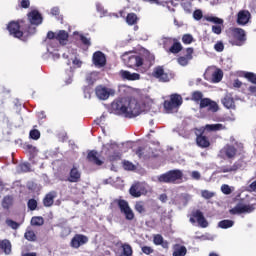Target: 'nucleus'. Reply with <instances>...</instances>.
<instances>
[{
	"label": "nucleus",
	"mask_w": 256,
	"mask_h": 256,
	"mask_svg": "<svg viewBox=\"0 0 256 256\" xmlns=\"http://www.w3.org/2000/svg\"><path fill=\"white\" fill-rule=\"evenodd\" d=\"M111 107L116 115H122L126 119H133V117L141 115V107L137 101L125 102L123 99H118L112 102Z\"/></svg>",
	"instance_id": "nucleus-1"
},
{
	"label": "nucleus",
	"mask_w": 256,
	"mask_h": 256,
	"mask_svg": "<svg viewBox=\"0 0 256 256\" xmlns=\"http://www.w3.org/2000/svg\"><path fill=\"white\" fill-rule=\"evenodd\" d=\"M9 35L14 37V39H21V41H25L29 35H33L35 33V27H32L27 23V20H12L7 24L6 27Z\"/></svg>",
	"instance_id": "nucleus-2"
},
{
	"label": "nucleus",
	"mask_w": 256,
	"mask_h": 256,
	"mask_svg": "<svg viewBox=\"0 0 256 256\" xmlns=\"http://www.w3.org/2000/svg\"><path fill=\"white\" fill-rule=\"evenodd\" d=\"M159 183H170L175 185L183 181V171L179 169L169 170L158 177Z\"/></svg>",
	"instance_id": "nucleus-3"
},
{
	"label": "nucleus",
	"mask_w": 256,
	"mask_h": 256,
	"mask_svg": "<svg viewBox=\"0 0 256 256\" xmlns=\"http://www.w3.org/2000/svg\"><path fill=\"white\" fill-rule=\"evenodd\" d=\"M118 206L120 213H122L126 219V221H133L135 219V212L129 206V202L125 199H114L111 203L112 207Z\"/></svg>",
	"instance_id": "nucleus-4"
},
{
	"label": "nucleus",
	"mask_w": 256,
	"mask_h": 256,
	"mask_svg": "<svg viewBox=\"0 0 256 256\" xmlns=\"http://www.w3.org/2000/svg\"><path fill=\"white\" fill-rule=\"evenodd\" d=\"M231 35V45H235L236 47H243V45L247 43V32H245L243 28H232Z\"/></svg>",
	"instance_id": "nucleus-5"
},
{
	"label": "nucleus",
	"mask_w": 256,
	"mask_h": 256,
	"mask_svg": "<svg viewBox=\"0 0 256 256\" xmlns=\"http://www.w3.org/2000/svg\"><path fill=\"white\" fill-rule=\"evenodd\" d=\"M149 191L147 190V185L142 182H136L132 184V186L129 189V194L131 197L139 198L143 195H147Z\"/></svg>",
	"instance_id": "nucleus-6"
},
{
	"label": "nucleus",
	"mask_w": 256,
	"mask_h": 256,
	"mask_svg": "<svg viewBox=\"0 0 256 256\" xmlns=\"http://www.w3.org/2000/svg\"><path fill=\"white\" fill-rule=\"evenodd\" d=\"M239 153V150L231 144H226L221 150H220V157L221 159H235Z\"/></svg>",
	"instance_id": "nucleus-7"
},
{
	"label": "nucleus",
	"mask_w": 256,
	"mask_h": 256,
	"mask_svg": "<svg viewBox=\"0 0 256 256\" xmlns=\"http://www.w3.org/2000/svg\"><path fill=\"white\" fill-rule=\"evenodd\" d=\"M86 160L88 161V163L96 165V167H101V165L105 163V157L99 155V152H97V150L88 151Z\"/></svg>",
	"instance_id": "nucleus-8"
},
{
	"label": "nucleus",
	"mask_w": 256,
	"mask_h": 256,
	"mask_svg": "<svg viewBox=\"0 0 256 256\" xmlns=\"http://www.w3.org/2000/svg\"><path fill=\"white\" fill-rule=\"evenodd\" d=\"M190 223H198L199 227H202V229H206V227H209V222L207 219H205V216L203 215V212L201 210L193 211L190 217Z\"/></svg>",
	"instance_id": "nucleus-9"
},
{
	"label": "nucleus",
	"mask_w": 256,
	"mask_h": 256,
	"mask_svg": "<svg viewBox=\"0 0 256 256\" xmlns=\"http://www.w3.org/2000/svg\"><path fill=\"white\" fill-rule=\"evenodd\" d=\"M95 95L98 97L101 101H107L111 95H115V91L111 88H107L103 85H98L95 88Z\"/></svg>",
	"instance_id": "nucleus-10"
},
{
	"label": "nucleus",
	"mask_w": 256,
	"mask_h": 256,
	"mask_svg": "<svg viewBox=\"0 0 256 256\" xmlns=\"http://www.w3.org/2000/svg\"><path fill=\"white\" fill-rule=\"evenodd\" d=\"M60 181L68 183H79L81 181V171L76 166H73L67 177L60 178Z\"/></svg>",
	"instance_id": "nucleus-11"
},
{
	"label": "nucleus",
	"mask_w": 256,
	"mask_h": 256,
	"mask_svg": "<svg viewBox=\"0 0 256 256\" xmlns=\"http://www.w3.org/2000/svg\"><path fill=\"white\" fill-rule=\"evenodd\" d=\"M255 206L253 204H237L234 208L229 210L230 215H241L243 213H253Z\"/></svg>",
	"instance_id": "nucleus-12"
},
{
	"label": "nucleus",
	"mask_w": 256,
	"mask_h": 256,
	"mask_svg": "<svg viewBox=\"0 0 256 256\" xmlns=\"http://www.w3.org/2000/svg\"><path fill=\"white\" fill-rule=\"evenodd\" d=\"M163 43L164 45H171V43H173L169 48V52L173 53L174 55H177V53H181V51H183V45H181V42H179L177 38H164Z\"/></svg>",
	"instance_id": "nucleus-13"
},
{
	"label": "nucleus",
	"mask_w": 256,
	"mask_h": 256,
	"mask_svg": "<svg viewBox=\"0 0 256 256\" xmlns=\"http://www.w3.org/2000/svg\"><path fill=\"white\" fill-rule=\"evenodd\" d=\"M92 63L95 67L101 69V67H105V65H107V56H105V53L102 51H96L92 55Z\"/></svg>",
	"instance_id": "nucleus-14"
},
{
	"label": "nucleus",
	"mask_w": 256,
	"mask_h": 256,
	"mask_svg": "<svg viewBox=\"0 0 256 256\" xmlns=\"http://www.w3.org/2000/svg\"><path fill=\"white\" fill-rule=\"evenodd\" d=\"M143 57L141 55H131L125 60L126 66L130 69H135V67H142Z\"/></svg>",
	"instance_id": "nucleus-15"
},
{
	"label": "nucleus",
	"mask_w": 256,
	"mask_h": 256,
	"mask_svg": "<svg viewBox=\"0 0 256 256\" xmlns=\"http://www.w3.org/2000/svg\"><path fill=\"white\" fill-rule=\"evenodd\" d=\"M152 76L158 79L161 83H168L169 74L165 73L163 66H157L152 72Z\"/></svg>",
	"instance_id": "nucleus-16"
},
{
	"label": "nucleus",
	"mask_w": 256,
	"mask_h": 256,
	"mask_svg": "<svg viewBox=\"0 0 256 256\" xmlns=\"http://www.w3.org/2000/svg\"><path fill=\"white\" fill-rule=\"evenodd\" d=\"M28 25L33 27V25H41L43 23V16L38 10H32L28 13Z\"/></svg>",
	"instance_id": "nucleus-17"
},
{
	"label": "nucleus",
	"mask_w": 256,
	"mask_h": 256,
	"mask_svg": "<svg viewBox=\"0 0 256 256\" xmlns=\"http://www.w3.org/2000/svg\"><path fill=\"white\" fill-rule=\"evenodd\" d=\"M208 107V111L212 113H217L219 111V105L217 102L211 100L210 98H204L201 100L200 109H205Z\"/></svg>",
	"instance_id": "nucleus-18"
},
{
	"label": "nucleus",
	"mask_w": 256,
	"mask_h": 256,
	"mask_svg": "<svg viewBox=\"0 0 256 256\" xmlns=\"http://www.w3.org/2000/svg\"><path fill=\"white\" fill-rule=\"evenodd\" d=\"M88 242H89V238L87 236L82 234H76L72 238L70 245L71 247H74V249H79L81 245H85Z\"/></svg>",
	"instance_id": "nucleus-19"
},
{
	"label": "nucleus",
	"mask_w": 256,
	"mask_h": 256,
	"mask_svg": "<svg viewBox=\"0 0 256 256\" xmlns=\"http://www.w3.org/2000/svg\"><path fill=\"white\" fill-rule=\"evenodd\" d=\"M193 53L194 49L192 47L186 48V55L177 58L179 65L182 67H187V65H189V61L193 59Z\"/></svg>",
	"instance_id": "nucleus-20"
},
{
	"label": "nucleus",
	"mask_w": 256,
	"mask_h": 256,
	"mask_svg": "<svg viewBox=\"0 0 256 256\" xmlns=\"http://www.w3.org/2000/svg\"><path fill=\"white\" fill-rule=\"evenodd\" d=\"M251 19V12L249 10H241L237 14L238 25H247Z\"/></svg>",
	"instance_id": "nucleus-21"
},
{
	"label": "nucleus",
	"mask_w": 256,
	"mask_h": 256,
	"mask_svg": "<svg viewBox=\"0 0 256 256\" xmlns=\"http://www.w3.org/2000/svg\"><path fill=\"white\" fill-rule=\"evenodd\" d=\"M119 74L120 77L126 81H139L141 79L139 73H131L127 70H121Z\"/></svg>",
	"instance_id": "nucleus-22"
},
{
	"label": "nucleus",
	"mask_w": 256,
	"mask_h": 256,
	"mask_svg": "<svg viewBox=\"0 0 256 256\" xmlns=\"http://www.w3.org/2000/svg\"><path fill=\"white\" fill-rule=\"evenodd\" d=\"M243 167V163L241 161H236L232 166H222L220 168V173H235L239 171Z\"/></svg>",
	"instance_id": "nucleus-23"
},
{
	"label": "nucleus",
	"mask_w": 256,
	"mask_h": 256,
	"mask_svg": "<svg viewBox=\"0 0 256 256\" xmlns=\"http://www.w3.org/2000/svg\"><path fill=\"white\" fill-rule=\"evenodd\" d=\"M109 156H108V161H110L111 163L115 162V161H120L121 159V152H119V150H117V146L116 145H111L110 148L108 149Z\"/></svg>",
	"instance_id": "nucleus-24"
},
{
	"label": "nucleus",
	"mask_w": 256,
	"mask_h": 256,
	"mask_svg": "<svg viewBox=\"0 0 256 256\" xmlns=\"http://www.w3.org/2000/svg\"><path fill=\"white\" fill-rule=\"evenodd\" d=\"M57 198V192L51 191L45 195L43 198L44 207H53V203H55V199Z\"/></svg>",
	"instance_id": "nucleus-25"
},
{
	"label": "nucleus",
	"mask_w": 256,
	"mask_h": 256,
	"mask_svg": "<svg viewBox=\"0 0 256 256\" xmlns=\"http://www.w3.org/2000/svg\"><path fill=\"white\" fill-rule=\"evenodd\" d=\"M196 144L198 145V147H201L202 149H207V147L211 146V142L209 141V138L203 135V133L197 135Z\"/></svg>",
	"instance_id": "nucleus-26"
},
{
	"label": "nucleus",
	"mask_w": 256,
	"mask_h": 256,
	"mask_svg": "<svg viewBox=\"0 0 256 256\" xmlns=\"http://www.w3.org/2000/svg\"><path fill=\"white\" fill-rule=\"evenodd\" d=\"M11 241L4 239L0 240V255H11Z\"/></svg>",
	"instance_id": "nucleus-27"
},
{
	"label": "nucleus",
	"mask_w": 256,
	"mask_h": 256,
	"mask_svg": "<svg viewBox=\"0 0 256 256\" xmlns=\"http://www.w3.org/2000/svg\"><path fill=\"white\" fill-rule=\"evenodd\" d=\"M56 41L60 43V45H67L69 41V33L65 30H60L56 33Z\"/></svg>",
	"instance_id": "nucleus-28"
},
{
	"label": "nucleus",
	"mask_w": 256,
	"mask_h": 256,
	"mask_svg": "<svg viewBox=\"0 0 256 256\" xmlns=\"http://www.w3.org/2000/svg\"><path fill=\"white\" fill-rule=\"evenodd\" d=\"M185 255H187V247L173 246L172 256H185Z\"/></svg>",
	"instance_id": "nucleus-29"
},
{
	"label": "nucleus",
	"mask_w": 256,
	"mask_h": 256,
	"mask_svg": "<svg viewBox=\"0 0 256 256\" xmlns=\"http://www.w3.org/2000/svg\"><path fill=\"white\" fill-rule=\"evenodd\" d=\"M122 252L120 256H133V248L127 243L121 244Z\"/></svg>",
	"instance_id": "nucleus-30"
},
{
	"label": "nucleus",
	"mask_w": 256,
	"mask_h": 256,
	"mask_svg": "<svg viewBox=\"0 0 256 256\" xmlns=\"http://www.w3.org/2000/svg\"><path fill=\"white\" fill-rule=\"evenodd\" d=\"M139 22V17H137V14L135 13H128L126 16V23L127 25L133 26L137 25Z\"/></svg>",
	"instance_id": "nucleus-31"
},
{
	"label": "nucleus",
	"mask_w": 256,
	"mask_h": 256,
	"mask_svg": "<svg viewBox=\"0 0 256 256\" xmlns=\"http://www.w3.org/2000/svg\"><path fill=\"white\" fill-rule=\"evenodd\" d=\"M24 239H26V241L35 243V241H37V234H35V231L32 229H26V232L24 233Z\"/></svg>",
	"instance_id": "nucleus-32"
},
{
	"label": "nucleus",
	"mask_w": 256,
	"mask_h": 256,
	"mask_svg": "<svg viewBox=\"0 0 256 256\" xmlns=\"http://www.w3.org/2000/svg\"><path fill=\"white\" fill-rule=\"evenodd\" d=\"M222 104L226 109H233V107H235V100L231 96H225L222 99Z\"/></svg>",
	"instance_id": "nucleus-33"
},
{
	"label": "nucleus",
	"mask_w": 256,
	"mask_h": 256,
	"mask_svg": "<svg viewBox=\"0 0 256 256\" xmlns=\"http://www.w3.org/2000/svg\"><path fill=\"white\" fill-rule=\"evenodd\" d=\"M205 129L206 131H223L226 127L223 124H207Z\"/></svg>",
	"instance_id": "nucleus-34"
},
{
	"label": "nucleus",
	"mask_w": 256,
	"mask_h": 256,
	"mask_svg": "<svg viewBox=\"0 0 256 256\" xmlns=\"http://www.w3.org/2000/svg\"><path fill=\"white\" fill-rule=\"evenodd\" d=\"M170 101L173 102L176 107H181V105H183V98L179 94H172L170 96Z\"/></svg>",
	"instance_id": "nucleus-35"
},
{
	"label": "nucleus",
	"mask_w": 256,
	"mask_h": 256,
	"mask_svg": "<svg viewBox=\"0 0 256 256\" xmlns=\"http://www.w3.org/2000/svg\"><path fill=\"white\" fill-rule=\"evenodd\" d=\"M223 79V70L217 69L212 74V81L213 83H220V81Z\"/></svg>",
	"instance_id": "nucleus-36"
},
{
	"label": "nucleus",
	"mask_w": 256,
	"mask_h": 256,
	"mask_svg": "<svg viewBox=\"0 0 256 256\" xmlns=\"http://www.w3.org/2000/svg\"><path fill=\"white\" fill-rule=\"evenodd\" d=\"M134 209L137 213H140V215L147 211L144 201H137L134 205Z\"/></svg>",
	"instance_id": "nucleus-37"
},
{
	"label": "nucleus",
	"mask_w": 256,
	"mask_h": 256,
	"mask_svg": "<svg viewBox=\"0 0 256 256\" xmlns=\"http://www.w3.org/2000/svg\"><path fill=\"white\" fill-rule=\"evenodd\" d=\"M233 225H235L233 220H222L218 223V227H220V229H230Z\"/></svg>",
	"instance_id": "nucleus-38"
},
{
	"label": "nucleus",
	"mask_w": 256,
	"mask_h": 256,
	"mask_svg": "<svg viewBox=\"0 0 256 256\" xmlns=\"http://www.w3.org/2000/svg\"><path fill=\"white\" fill-rule=\"evenodd\" d=\"M7 227H10V229H14V231H16V229H19V227H21V224H19V222H16L15 220H12L11 218H7L5 221Z\"/></svg>",
	"instance_id": "nucleus-39"
},
{
	"label": "nucleus",
	"mask_w": 256,
	"mask_h": 256,
	"mask_svg": "<svg viewBox=\"0 0 256 256\" xmlns=\"http://www.w3.org/2000/svg\"><path fill=\"white\" fill-rule=\"evenodd\" d=\"M182 43L184 45H191V43H195V38L191 34H184L182 36Z\"/></svg>",
	"instance_id": "nucleus-40"
},
{
	"label": "nucleus",
	"mask_w": 256,
	"mask_h": 256,
	"mask_svg": "<svg viewBox=\"0 0 256 256\" xmlns=\"http://www.w3.org/2000/svg\"><path fill=\"white\" fill-rule=\"evenodd\" d=\"M177 106L171 101V100H165L164 101V109L167 111V113H171L173 109H176Z\"/></svg>",
	"instance_id": "nucleus-41"
},
{
	"label": "nucleus",
	"mask_w": 256,
	"mask_h": 256,
	"mask_svg": "<svg viewBox=\"0 0 256 256\" xmlns=\"http://www.w3.org/2000/svg\"><path fill=\"white\" fill-rule=\"evenodd\" d=\"M205 98H203V93L201 91H194L192 93V101H195L196 103H201Z\"/></svg>",
	"instance_id": "nucleus-42"
},
{
	"label": "nucleus",
	"mask_w": 256,
	"mask_h": 256,
	"mask_svg": "<svg viewBox=\"0 0 256 256\" xmlns=\"http://www.w3.org/2000/svg\"><path fill=\"white\" fill-rule=\"evenodd\" d=\"M206 21H209L210 23H215V25H223L224 23L223 19L215 16L206 17Z\"/></svg>",
	"instance_id": "nucleus-43"
},
{
	"label": "nucleus",
	"mask_w": 256,
	"mask_h": 256,
	"mask_svg": "<svg viewBox=\"0 0 256 256\" xmlns=\"http://www.w3.org/2000/svg\"><path fill=\"white\" fill-rule=\"evenodd\" d=\"M245 79H247L250 83H253V85H256V74L253 72H246L244 74Z\"/></svg>",
	"instance_id": "nucleus-44"
},
{
	"label": "nucleus",
	"mask_w": 256,
	"mask_h": 256,
	"mask_svg": "<svg viewBox=\"0 0 256 256\" xmlns=\"http://www.w3.org/2000/svg\"><path fill=\"white\" fill-rule=\"evenodd\" d=\"M122 165H123V169H125V171H135V166L133 165V162L124 160Z\"/></svg>",
	"instance_id": "nucleus-45"
},
{
	"label": "nucleus",
	"mask_w": 256,
	"mask_h": 256,
	"mask_svg": "<svg viewBox=\"0 0 256 256\" xmlns=\"http://www.w3.org/2000/svg\"><path fill=\"white\" fill-rule=\"evenodd\" d=\"M182 8L184 9L185 13H191L193 11V4L190 1L182 2Z\"/></svg>",
	"instance_id": "nucleus-46"
},
{
	"label": "nucleus",
	"mask_w": 256,
	"mask_h": 256,
	"mask_svg": "<svg viewBox=\"0 0 256 256\" xmlns=\"http://www.w3.org/2000/svg\"><path fill=\"white\" fill-rule=\"evenodd\" d=\"M79 37H80L81 43H82L85 47H87V48L91 47V38H87V37H86L85 35H83V34H80Z\"/></svg>",
	"instance_id": "nucleus-47"
},
{
	"label": "nucleus",
	"mask_w": 256,
	"mask_h": 256,
	"mask_svg": "<svg viewBox=\"0 0 256 256\" xmlns=\"http://www.w3.org/2000/svg\"><path fill=\"white\" fill-rule=\"evenodd\" d=\"M214 49L217 53H223V51H225V44H223L222 41H217L214 45Z\"/></svg>",
	"instance_id": "nucleus-48"
},
{
	"label": "nucleus",
	"mask_w": 256,
	"mask_h": 256,
	"mask_svg": "<svg viewBox=\"0 0 256 256\" xmlns=\"http://www.w3.org/2000/svg\"><path fill=\"white\" fill-rule=\"evenodd\" d=\"M31 223H32V225H36V226L40 227V225H43V223H44L43 217L35 216L32 218Z\"/></svg>",
	"instance_id": "nucleus-49"
},
{
	"label": "nucleus",
	"mask_w": 256,
	"mask_h": 256,
	"mask_svg": "<svg viewBox=\"0 0 256 256\" xmlns=\"http://www.w3.org/2000/svg\"><path fill=\"white\" fill-rule=\"evenodd\" d=\"M30 139H34V141H37L41 137V132L37 129H33L30 131Z\"/></svg>",
	"instance_id": "nucleus-50"
},
{
	"label": "nucleus",
	"mask_w": 256,
	"mask_h": 256,
	"mask_svg": "<svg viewBox=\"0 0 256 256\" xmlns=\"http://www.w3.org/2000/svg\"><path fill=\"white\" fill-rule=\"evenodd\" d=\"M212 33H215V35H221V33H223V24L213 25Z\"/></svg>",
	"instance_id": "nucleus-51"
},
{
	"label": "nucleus",
	"mask_w": 256,
	"mask_h": 256,
	"mask_svg": "<svg viewBox=\"0 0 256 256\" xmlns=\"http://www.w3.org/2000/svg\"><path fill=\"white\" fill-rule=\"evenodd\" d=\"M201 195H202L203 199H213V197H215V193L211 192L209 190H203L201 192Z\"/></svg>",
	"instance_id": "nucleus-52"
},
{
	"label": "nucleus",
	"mask_w": 256,
	"mask_h": 256,
	"mask_svg": "<svg viewBox=\"0 0 256 256\" xmlns=\"http://www.w3.org/2000/svg\"><path fill=\"white\" fill-rule=\"evenodd\" d=\"M13 203V198L11 196H5L2 202L3 207L8 208Z\"/></svg>",
	"instance_id": "nucleus-53"
},
{
	"label": "nucleus",
	"mask_w": 256,
	"mask_h": 256,
	"mask_svg": "<svg viewBox=\"0 0 256 256\" xmlns=\"http://www.w3.org/2000/svg\"><path fill=\"white\" fill-rule=\"evenodd\" d=\"M28 209H30V211H35V209H37V200L35 199H30L28 200Z\"/></svg>",
	"instance_id": "nucleus-54"
},
{
	"label": "nucleus",
	"mask_w": 256,
	"mask_h": 256,
	"mask_svg": "<svg viewBox=\"0 0 256 256\" xmlns=\"http://www.w3.org/2000/svg\"><path fill=\"white\" fill-rule=\"evenodd\" d=\"M163 236L161 234L154 235L153 243L154 245H161L163 243Z\"/></svg>",
	"instance_id": "nucleus-55"
},
{
	"label": "nucleus",
	"mask_w": 256,
	"mask_h": 256,
	"mask_svg": "<svg viewBox=\"0 0 256 256\" xmlns=\"http://www.w3.org/2000/svg\"><path fill=\"white\" fill-rule=\"evenodd\" d=\"M145 59L149 63V65H153L155 62V55L151 54L150 52H147L145 54Z\"/></svg>",
	"instance_id": "nucleus-56"
},
{
	"label": "nucleus",
	"mask_w": 256,
	"mask_h": 256,
	"mask_svg": "<svg viewBox=\"0 0 256 256\" xmlns=\"http://www.w3.org/2000/svg\"><path fill=\"white\" fill-rule=\"evenodd\" d=\"M193 17L196 21H201V19H203V12L201 10H195L193 12Z\"/></svg>",
	"instance_id": "nucleus-57"
},
{
	"label": "nucleus",
	"mask_w": 256,
	"mask_h": 256,
	"mask_svg": "<svg viewBox=\"0 0 256 256\" xmlns=\"http://www.w3.org/2000/svg\"><path fill=\"white\" fill-rule=\"evenodd\" d=\"M221 191L224 193V195H231V187L227 184H223L221 186Z\"/></svg>",
	"instance_id": "nucleus-58"
},
{
	"label": "nucleus",
	"mask_w": 256,
	"mask_h": 256,
	"mask_svg": "<svg viewBox=\"0 0 256 256\" xmlns=\"http://www.w3.org/2000/svg\"><path fill=\"white\" fill-rule=\"evenodd\" d=\"M25 148L27 151H29V153H31V155L37 154V148L33 145L27 144Z\"/></svg>",
	"instance_id": "nucleus-59"
},
{
	"label": "nucleus",
	"mask_w": 256,
	"mask_h": 256,
	"mask_svg": "<svg viewBox=\"0 0 256 256\" xmlns=\"http://www.w3.org/2000/svg\"><path fill=\"white\" fill-rule=\"evenodd\" d=\"M144 151H145V147H143V146H139V147L136 149L135 153H136V155L139 157V159H141V157H143Z\"/></svg>",
	"instance_id": "nucleus-60"
},
{
	"label": "nucleus",
	"mask_w": 256,
	"mask_h": 256,
	"mask_svg": "<svg viewBox=\"0 0 256 256\" xmlns=\"http://www.w3.org/2000/svg\"><path fill=\"white\" fill-rule=\"evenodd\" d=\"M30 5H31V2L29 0H22L20 2V7L22 9H29Z\"/></svg>",
	"instance_id": "nucleus-61"
},
{
	"label": "nucleus",
	"mask_w": 256,
	"mask_h": 256,
	"mask_svg": "<svg viewBox=\"0 0 256 256\" xmlns=\"http://www.w3.org/2000/svg\"><path fill=\"white\" fill-rule=\"evenodd\" d=\"M142 252L145 255H151V253H153V248L149 247V246H143L142 247Z\"/></svg>",
	"instance_id": "nucleus-62"
},
{
	"label": "nucleus",
	"mask_w": 256,
	"mask_h": 256,
	"mask_svg": "<svg viewBox=\"0 0 256 256\" xmlns=\"http://www.w3.org/2000/svg\"><path fill=\"white\" fill-rule=\"evenodd\" d=\"M60 13L61 10L57 6L51 9V15H53L54 17H59Z\"/></svg>",
	"instance_id": "nucleus-63"
},
{
	"label": "nucleus",
	"mask_w": 256,
	"mask_h": 256,
	"mask_svg": "<svg viewBox=\"0 0 256 256\" xmlns=\"http://www.w3.org/2000/svg\"><path fill=\"white\" fill-rule=\"evenodd\" d=\"M191 177L192 179L199 181V179H201V173H199V171H193L191 174Z\"/></svg>",
	"instance_id": "nucleus-64"
}]
</instances>
